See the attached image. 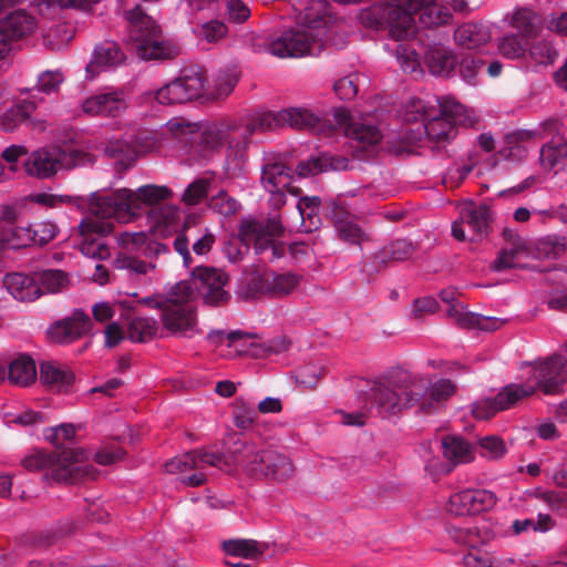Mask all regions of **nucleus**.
I'll return each instance as SVG.
<instances>
[{
	"instance_id": "34",
	"label": "nucleus",
	"mask_w": 567,
	"mask_h": 567,
	"mask_svg": "<svg viewBox=\"0 0 567 567\" xmlns=\"http://www.w3.org/2000/svg\"><path fill=\"white\" fill-rule=\"evenodd\" d=\"M8 370L10 382L19 386H28L37 379L35 362L27 354H20L13 359Z\"/></svg>"
},
{
	"instance_id": "50",
	"label": "nucleus",
	"mask_w": 567,
	"mask_h": 567,
	"mask_svg": "<svg viewBox=\"0 0 567 567\" xmlns=\"http://www.w3.org/2000/svg\"><path fill=\"white\" fill-rule=\"evenodd\" d=\"M478 454L487 461L502 460L507 453V446L503 439L497 435L482 436L476 442Z\"/></svg>"
},
{
	"instance_id": "30",
	"label": "nucleus",
	"mask_w": 567,
	"mask_h": 567,
	"mask_svg": "<svg viewBox=\"0 0 567 567\" xmlns=\"http://www.w3.org/2000/svg\"><path fill=\"white\" fill-rule=\"evenodd\" d=\"M151 227L161 235H167L179 226V209L173 205H162L147 210Z\"/></svg>"
},
{
	"instance_id": "44",
	"label": "nucleus",
	"mask_w": 567,
	"mask_h": 567,
	"mask_svg": "<svg viewBox=\"0 0 567 567\" xmlns=\"http://www.w3.org/2000/svg\"><path fill=\"white\" fill-rule=\"evenodd\" d=\"M435 109L441 117L450 120L454 125L465 124L470 121L467 109L454 97L435 99Z\"/></svg>"
},
{
	"instance_id": "4",
	"label": "nucleus",
	"mask_w": 567,
	"mask_h": 567,
	"mask_svg": "<svg viewBox=\"0 0 567 567\" xmlns=\"http://www.w3.org/2000/svg\"><path fill=\"white\" fill-rule=\"evenodd\" d=\"M172 196L171 189L158 185H144L136 190L121 188L112 196L91 195V212L103 218L115 217L126 223L138 215L144 207H159V203Z\"/></svg>"
},
{
	"instance_id": "21",
	"label": "nucleus",
	"mask_w": 567,
	"mask_h": 567,
	"mask_svg": "<svg viewBox=\"0 0 567 567\" xmlns=\"http://www.w3.org/2000/svg\"><path fill=\"white\" fill-rule=\"evenodd\" d=\"M334 133L338 131L358 142L361 148L378 144L382 134L380 130L367 122H354L351 120L350 114L344 109H337L332 112Z\"/></svg>"
},
{
	"instance_id": "35",
	"label": "nucleus",
	"mask_w": 567,
	"mask_h": 567,
	"mask_svg": "<svg viewBox=\"0 0 567 567\" xmlns=\"http://www.w3.org/2000/svg\"><path fill=\"white\" fill-rule=\"evenodd\" d=\"M456 542L464 544L471 548H476L492 540L496 533L492 530L489 524L483 522L475 527H455L453 529Z\"/></svg>"
},
{
	"instance_id": "61",
	"label": "nucleus",
	"mask_w": 567,
	"mask_h": 567,
	"mask_svg": "<svg viewBox=\"0 0 567 567\" xmlns=\"http://www.w3.org/2000/svg\"><path fill=\"white\" fill-rule=\"evenodd\" d=\"M114 267L117 269L128 270L136 275H147L156 268L153 262H146L127 254H120L114 259Z\"/></svg>"
},
{
	"instance_id": "12",
	"label": "nucleus",
	"mask_w": 567,
	"mask_h": 567,
	"mask_svg": "<svg viewBox=\"0 0 567 567\" xmlns=\"http://www.w3.org/2000/svg\"><path fill=\"white\" fill-rule=\"evenodd\" d=\"M113 219L115 217L103 218L102 216L93 215L91 212V200L89 202V216L79 225L82 236L79 249L83 256L96 260H105L111 256L110 248L103 236L113 231Z\"/></svg>"
},
{
	"instance_id": "29",
	"label": "nucleus",
	"mask_w": 567,
	"mask_h": 567,
	"mask_svg": "<svg viewBox=\"0 0 567 567\" xmlns=\"http://www.w3.org/2000/svg\"><path fill=\"white\" fill-rule=\"evenodd\" d=\"M348 166L349 161L347 157L321 154L318 157H311L299 163L296 172L299 177H308L328 171H344Z\"/></svg>"
},
{
	"instance_id": "23",
	"label": "nucleus",
	"mask_w": 567,
	"mask_h": 567,
	"mask_svg": "<svg viewBox=\"0 0 567 567\" xmlns=\"http://www.w3.org/2000/svg\"><path fill=\"white\" fill-rule=\"evenodd\" d=\"M128 107V100L123 89L92 95L83 101L82 110L91 116H121Z\"/></svg>"
},
{
	"instance_id": "51",
	"label": "nucleus",
	"mask_w": 567,
	"mask_h": 567,
	"mask_svg": "<svg viewBox=\"0 0 567 567\" xmlns=\"http://www.w3.org/2000/svg\"><path fill=\"white\" fill-rule=\"evenodd\" d=\"M28 226H9L6 229H0V248L9 246L13 249L22 248L32 245Z\"/></svg>"
},
{
	"instance_id": "19",
	"label": "nucleus",
	"mask_w": 567,
	"mask_h": 567,
	"mask_svg": "<svg viewBox=\"0 0 567 567\" xmlns=\"http://www.w3.org/2000/svg\"><path fill=\"white\" fill-rule=\"evenodd\" d=\"M192 284L194 291L198 290L206 303L219 306L228 301L230 295L225 289L228 282V276L220 269L209 267H196L193 270Z\"/></svg>"
},
{
	"instance_id": "9",
	"label": "nucleus",
	"mask_w": 567,
	"mask_h": 567,
	"mask_svg": "<svg viewBox=\"0 0 567 567\" xmlns=\"http://www.w3.org/2000/svg\"><path fill=\"white\" fill-rule=\"evenodd\" d=\"M84 155L76 150L65 151L58 146H45L32 152L23 167L28 175L50 178L62 169H70L83 163Z\"/></svg>"
},
{
	"instance_id": "13",
	"label": "nucleus",
	"mask_w": 567,
	"mask_h": 567,
	"mask_svg": "<svg viewBox=\"0 0 567 567\" xmlns=\"http://www.w3.org/2000/svg\"><path fill=\"white\" fill-rule=\"evenodd\" d=\"M412 382L416 411L426 414L436 413L457 391L455 382L446 378L426 383L422 377H415Z\"/></svg>"
},
{
	"instance_id": "49",
	"label": "nucleus",
	"mask_w": 567,
	"mask_h": 567,
	"mask_svg": "<svg viewBox=\"0 0 567 567\" xmlns=\"http://www.w3.org/2000/svg\"><path fill=\"white\" fill-rule=\"evenodd\" d=\"M270 282V271H254L245 276L240 293L244 298H256L260 295H268Z\"/></svg>"
},
{
	"instance_id": "60",
	"label": "nucleus",
	"mask_w": 567,
	"mask_h": 567,
	"mask_svg": "<svg viewBox=\"0 0 567 567\" xmlns=\"http://www.w3.org/2000/svg\"><path fill=\"white\" fill-rule=\"evenodd\" d=\"M195 32L199 39L216 43L227 37L228 27L220 20H210L198 25Z\"/></svg>"
},
{
	"instance_id": "20",
	"label": "nucleus",
	"mask_w": 567,
	"mask_h": 567,
	"mask_svg": "<svg viewBox=\"0 0 567 567\" xmlns=\"http://www.w3.org/2000/svg\"><path fill=\"white\" fill-rule=\"evenodd\" d=\"M496 501V495L491 491L467 488L450 497L446 511L455 516L474 515L491 509Z\"/></svg>"
},
{
	"instance_id": "15",
	"label": "nucleus",
	"mask_w": 567,
	"mask_h": 567,
	"mask_svg": "<svg viewBox=\"0 0 567 567\" xmlns=\"http://www.w3.org/2000/svg\"><path fill=\"white\" fill-rule=\"evenodd\" d=\"M223 455L209 451H193L171 458L165 463V471L171 474H181L190 470L196 473L185 477L183 483L187 486H199L206 482L203 470L206 466H220Z\"/></svg>"
},
{
	"instance_id": "22",
	"label": "nucleus",
	"mask_w": 567,
	"mask_h": 567,
	"mask_svg": "<svg viewBox=\"0 0 567 567\" xmlns=\"http://www.w3.org/2000/svg\"><path fill=\"white\" fill-rule=\"evenodd\" d=\"M564 367L561 357L549 358L532 367L528 380L535 384V391L539 389L545 394H556L561 391L566 380Z\"/></svg>"
},
{
	"instance_id": "57",
	"label": "nucleus",
	"mask_w": 567,
	"mask_h": 567,
	"mask_svg": "<svg viewBox=\"0 0 567 567\" xmlns=\"http://www.w3.org/2000/svg\"><path fill=\"white\" fill-rule=\"evenodd\" d=\"M336 229L340 239L352 245H361L368 240L367 233L353 220L340 219L336 221Z\"/></svg>"
},
{
	"instance_id": "14",
	"label": "nucleus",
	"mask_w": 567,
	"mask_h": 567,
	"mask_svg": "<svg viewBox=\"0 0 567 567\" xmlns=\"http://www.w3.org/2000/svg\"><path fill=\"white\" fill-rule=\"evenodd\" d=\"M491 219L487 205L465 204L460 208L458 218L452 224V235L461 241L477 240L488 234Z\"/></svg>"
},
{
	"instance_id": "33",
	"label": "nucleus",
	"mask_w": 567,
	"mask_h": 567,
	"mask_svg": "<svg viewBox=\"0 0 567 567\" xmlns=\"http://www.w3.org/2000/svg\"><path fill=\"white\" fill-rule=\"evenodd\" d=\"M436 114L435 97L410 99L401 110V116L405 122H422L424 125L431 116Z\"/></svg>"
},
{
	"instance_id": "52",
	"label": "nucleus",
	"mask_w": 567,
	"mask_h": 567,
	"mask_svg": "<svg viewBox=\"0 0 567 567\" xmlns=\"http://www.w3.org/2000/svg\"><path fill=\"white\" fill-rule=\"evenodd\" d=\"M538 23V14L526 8L516 9L509 17V25L525 37L532 35Z\"/></svg>"
},
{
	"instance_id": "18",
	"label": "nucleus",
	"mask_w": 567,
	"mask_h": 567,
	"mask_svg": "<svg viewBox=\"0 0 567 567\" xmlns=\"http://www.w3.org/2000/svg\"><path fill=\"white\" fill-rule=\"evenodd\" d=\"M205 87V80L200 73L181 76L161 89L154 97L162 105L185 103L200 96Z\"/></svg>"
},
{
	"instance_id": "27",
	"label": "nucleus",
	"mask_w": 567,
	"mask_h": 567,
	"mask_svg": "<svg viewBox=\"0 0 567 567\" xmlns=\"http://www.w3.org/2000/svg\"><path fill=\"white\" fill-rule=\"evenodd\" d=\"M7 291L19 301H34L40 297L37 271L31 275L12 272L3 278Z\"/></svg>"
},
{
	"instance_id": "28",
	"label": "nucleus",
	"mask_w": 567,
	"mask_h": 567,
	"mask_svg": "<svg viewBox=\"0 0 567 567\" xmlns=\"http://www.w3.org/2000/svg\"><path fill=\"white\" fill-rule=\"evenodd\" d=\"M37 28L35 18L24 10H16L0 21V37L11 41L31 34Z\"/></svg>"
},
{
	"instance_id": "11",
	"label": "nucleus",
	"mask_w": 567,
	"mask_h": 567,
	"mask_svg": "<svg viewBox=\"0 0 567 567\" xmlns=\"http://www.w3.org/2000/svg\"><path fill=\"white\" fill-rule=\"evenodd\" d=\"M245 471L254 477H265L277 483L290 480L295 474V466L289 457L272 451H254L247 449L241 461Z\"/></svg>"
},
{
	"instance_id": "7",
	"label": "nucleus",
	"mask_w": 567,
	"mask_h": 567,
	"mask_svg": "<svg viewBox=\"0 0 567 567\" xmlns=\"http://www.w3.org/2000/svg\"><path fill=\"white\" fill-rule=\"evenodd\" d=\"M125 19L130 28V38L141 59L163 60L176 55L177 48L164 39L161 28L140 6L127 10Z\"/></svg>"
},
{
	"instance_id": "48",
	"label": "nucleus",
	"mask_w": 567,
	"mask_h": 567,
	"mask_svg": "<svg viewBox=\"0 0 567 567\" xmlns=\"http://www.w3.org/2000/svg\"><path fill=\"white\" fill-rule=\"evenodd\" d=\"M33 111L34 104L32 102L23 101L19 103L0 116V128L4 132L14 131L30 117Z\"/></svg>"
},
{
	"instance_id": "42",
	"label": "nucleus",
	"mask_w": 567,
	"mask_h": 567,
	"mask_svg": "<svg viewBox=\"0 0 567 567\" xmlns=\"http://www.w3.org/2000/svg\"><path fill=\"white\" fill-rule=\"evenodd\" d=\"M535 392V384L527 379L525 383H511L504 386L496 395L498 409L502 411L512 408L519 400L532 395Z\"/></svg>"
},
{
	"instance_id": "45",
	"label": "nucleus",
	"mask_w": 567,
	"mask_h": 567,
	"mask_svg": "<svg viewBox=\"0 0 567 567\" xmlns=\"http://www.w3.org/2000/svg\"><path fill=\"white\" fill-rule=\"evenodd\" d=\"M157 330L155 319L136 317L127 326L126 338L133 342H147L156 336Z\"/></svg>"
},
{
	"instance_id": "31",
	"label": "nucleus",
	"mask_w": 567,
	"mask_h": 567,
	"mask_svg": "<svg viewBox=\"0 0 567 567\" xmlns=\"http://www.w3.org/2000/svg\"><path fill=\"white\" fill-rule=\"evenodd\" d=\"M491 31L482 23H465L454 32L455 42L468 50L478 49L489 42Z\"/></svg>"
},
{
	"instance_id": "8",
	"label": "nucleus",
	"mask_w": 567,
	"mask_h": 567,
	"mask_svg": "<svg viewBox=\"0 0 567 567\" xmlns=\"http://www.w3.org/2000/svg\"><path fill=\"white\" fill-rule=\"evenodd\" d=\"M281 231V226L276 219L267 224L251 217H243L239 226V238L245 245V251L254 245L255 252L262 256L264 260L272 261L285 255L286 247L275 237Z\"/></svg>"
},
{
	"instance_id": "38",
	"label": "nucleus",
	"mask_w": 567,
	"mask_h": 567,
	"mask_svg": "<svg viewBox=\"0 0 567 567\" xmlns=\"http://www.w3.org/2000/svg\"><path fill=\"white\" fill-rule=\"evenodd\" d=\"M528 56L535 65L546 68L557 61L559 49L551 40L538 39L530 43Z\"/></svg>"
},
{
	"instance_id": "46",
	"label": "nucleus",
	"mask_w": 567,
	"mask_h": 567,
	"mask_svg": "<svg viewBox=\"0 0 567 567\" xmlns=\"http://www.w3.org/2000/svg\"><path fill=\"white\" fill-rule=\"evenodd\" d=\"M425 63L432 74L449 76L454 70L455 60L450 51L434 49L426 53Z\"/></svg>"
},
{
	"instance_id": "53",
	"label": "nucleus",
	"mask_w": 567,
	"mask_h": 567,
	"mask_svg": "<svg viewBox=\"0 0 567 567\" xmlns=\"http://www.w3.org/2000/svg\"><path fill=\"white\" fill-rule=\"evenodd\" d=\"M74 37V28L68 23H59L49 28L43 41L47 47L52 50H60L65 47Z\"/></svg>"
},
{
	"instance_id": "62",
	"label": "nucleus",
	"mask_w": 567,
	"mask_h": 567,
	"mask_svg": "<svg viewBox=\"0 0 567 567\" xmlns=\"http://www.w3.org/2000/svg\"><path fill=\"white\" fill-rule=\"evenodd\" d=\"M258 411L244 399H237L234 410V423L238 429L247 430L257 421Z\"/></svg>"
},
{
	"instance_id": "5",
	"label": "nucleus",
	"mask_w": 567,
	"mask_h": 567,
	"mask_svg": "<svg viewBox=\"0 0 567 567\" xmlns=\"http://www.w3.org/2000/svg\"><path fill=\"white\" fill-rule=\"evenodd\" d=\"M89 458L90 453L82 449H65L60 453L33 450L21 464L31 472L48 471L54 481L69 482L90 475Z\"/></svg>"
},
{
	"instance_id": "63",
	"label": "nucleus",
	"mask_w": 567,
	"mask_h": 567,
	"mask_svg": "<svg viewBox=\"0 0 567 567\" xmlns=\"http://www.w3.org/2000/svg\"><path fill=\"white\" fill-rule=\"evenodd\" d=\"M75 426L71 423L60 424L44 430L43 435L47 441L56 447H63L72 442L75 436Z\"/></svg>"
},
{
	"instance_id": "54",
	"label": "nucleus",
	"mask_w": 567,
	"mask_h": 567,
	"mask_svg": "<svg viewBox=\"0 0 567 567\" xmlns=\"http://www.w3.org/2000/svg\"><path fill=\"white\" fill-rule=\"evenodd\" d=\"M567 157V143L564 141H551L540 150V165L545 169H553Z\"/></svg>"
},
{
	"instance_id": "58",
	"label": "nucleus",
	"mask_w": 567,
	"mask_h": 567,
	"mask_svg": "<svg viewBox=\"0 0 567 567\" xmlns=\"http://www.w3.org/2000/svg\"><path fill=\"white\" fill-rule=\"evenodd\" d=\"M239 80V72L237 68H230L225 71H220L214 79V91L212 94L219 99L228 96Z\"/></svg>"
},
{
	"instance_id": "32",
	"label": "nucleus",
	"mask_w": 567,
	"mask_h": 567,
	"mask_svg": "<svg viewBox=\"0 0 567 567\" xmlns=\"http://www.w3.org/2000/svg\"><path fill=\"white\" fill-rule=\"evenodd\" d=\"M529 257V247L525 240L517 238L504 247L493 262V269L502 271L505 269L523 266L522 260Z\"/></svg>"
},
{
	"instance_id": "40",
	"label": "nucleus",
	"mask_w": 567,
	"mask_h": 567,
	"mask_svg": "<svg viewBox=\"0 0 567 567\" xmlns=\"http://www.w3.org/2000/svg\"><path fill=\"white\" fill-rule=\"evenodd\" d=\"M444 456L451 462L468 463L474 460V450L470 443L457 436H446L442 441Z\"/></svg>"
},
{
	"instance_id": "47",
	"label": "nucleus",
	"mask_w": 567,
	"mask_h": 567,
	"mask_svg": "<svg viewBox=\"0 0 567 567\" xmlns=\"http://www.w3.org/2000/svg\"><path fill=\"white\" fill-rule=\"evenodd\" d=\"M228 557L255 559L262 554L259 544L252 539H229L223 543Z\"/></svg>"
},
{
	"instance_id": "64",
	"label": "nucleus",
	"mask_w": 567,
	"mask_h": 567,
	"mask_svg": "<svg viewBox=\"0 0 567 567\" xmlns=\"http://www.w3.org/2000/svg\"><path fill=\"white\" fill-rule=\"evenodd\" d=\"M209 207L223 216H231L239 210L240 204L226 192L220 190L210 198Z\"/></svg>"
},
{
	"instance_id": "55",
	"label": "nucleus",
	"mask_w": 567,
	"mask_h": 567,
	"mask_svg": "<svg viewBox=\"0 0 567 567\" xmlns=\"http://www.w3.org/2000/svg\"><path fill=\"white\" fill-rule=\"evenodd\" d=\"M453 311L457 315V321L461 324H470L483 331H495L499 329L505 320L496 317H486L477 313L458 315V311L453 308ZM450 315H452V309L450 310Z\"/></svg>"
},
{
	"instance_id": "59",
	"label": "nucleus",
	"mask_w": 567,
	"mask_h": 567,
	"mask_svg": "<svg viewBox=\"0 0 567 567\" xmlns=\"http://www.w3.org/2000/svg\"><path fill=\"white\" fill-rule=\"evenodd\" d=\"M465 567H520V563L511 557L491 559L476 553H468L463 558Z\"/></svg>"
},
{
	"instance_id": "43",
	"label": "nucleus",
	"mask_w": 567,
	"mask_h": 567,
	"mask_svg": "<svg viewBox=\"0 0 567 567\" xmlns=\"http://www.w3.org/2000/svg\"><path fill=\"white\" fill-rule=\"evenodd\" d=\"M37 277L40 286V297L44 293L61 292L70 285L69 275L59 269L37 271Z\"/></svg>"
},
{
	"instance_id": "10",
	"label": "nucleus",
	"mask_w": 567,
	"mask_h": 567,
	"mask_svg": "<svg viewBox=\"0 0 567 567\" xmlns=\"http://www.w3.org/2000/svg\"><path fill=\"white\" fill-rule=\"evenodd\" d=\"M260 174V184L269 193V205L275 209L286 204V192L293 196H299L301 193L299 188L291 186L293 179L291 169L280 155H266Z\"/></svg>"
},
{
	"instance_id": "36",
	"label": "nucleus",
	"mask_w": 567,
	"mask_h": 567,
	"mask_svg": "<svg viewBox=\"0 0 567 567\" xmlns=\"http://www.w3.org/2000/svg\"><path fill=\"white\" fill-rule=\"evenodd\" d=\"M567 250V239L557 235H548L539 238L534 244V249L529 248V256L538 259H556Z\"/></svg>"
},
{
	"instance_id": "6",
	"label": "nucleus",
	"mask_w": 567,
	"mask_h": 567,
	"mask_svg": "<svg viewBox=\"0 0 567 567\" xmlns=\"http://www.w3.org/2000/svg\"><path fill=\"white\" fill-rule=\"evenodd\" d=\"M195 299L192 282L181 281L172 287L163 307V328L176 337L193 338L200 333Z\"/></svg>"
},
{
	"instance_id": "17",
	"label": "nucleus",
	"mask_w": 567,
	"mask_h": 567,
	"mask_svg": "<svg viewBox=\"0 0 567 567\" xmlns=\"http://www.w3.org/2000/svg\"><path fill=\"white\" fill-rule=\"evenodd\" d=\"M373 401L382 414H396L403 409H416L413 382L382 383L374 389Z\"/></svg>"
},
{
	"instance_id": "25",
	"label": "nucleus",
	"mask_w": 567,
	"mask_h": 567,
	"mask_svg": "<svg viewBox=\"0 0 567 567\" xmlns=\"http://www.w3.org/2000/svg\"><path fill=\"white\" fill-rule=\"evenodd\" d=\"M91 320L82 311H76L71 318L53 323L49 330V338L58 343H69L89 332Z\"/></svg>"
},
{
	"instance_id": "26",
	"label": "nucleus",
	"mask_w": 567,
	"mask_h": 567,
	"mask_svg": "<svg viewBox=\"0 0 567 567\" xmlns=\"http://www.w3.org/2000/svg\"><path fill=\"white\" fill-rule=\"evenodd\" d=\"M40 381L53 391L69 392L74 384L75 375L65 364L45 361L40 364Z\"/></svg>"
},
{
	"instance_id": "3",
	"label": "nucleus",
	"mask_w": 567,
	"mask_h": 567,
	"mask_svg": "<svg viewBox=\"0 0 567 567\" xmlns=\"http://www.w3.org/2000/svg\"><path fill=\"white\" fill-rule=\"evenodd\" d=\"M285 126L278 112H261L247 122H223L207 128L203 142L210 148L226 146L227 158L234 162L245 156L248 140L256 132L272 131Z\"/></svg>"
},
{
	"instance_id": "39",
	"label": "nucleus",
	"mask_w": 567,
	"mask_h": 567,
	"mask_svg": "<svg viewBox=\"0 0 567 567\" xmlns=\"http://www.w3.org/2000/svg\"><path fill=\"white\" fill-rule=\"evenodd\" d=\"M104 152L112 158L120 161H132L140 153L136 141L131 134L128 137L120 138L117 136H111L104 147Z\"/></svg>"
},
{
	"instance_id": "1",
	"label": "nucleus",
	"mask_w": 567,
	"mask_h": 567,
	"mask_svg": "<svg viewBox=\"0 0 567 567\" xmlns=\"http://www.w3.org/2000/svg\"><path fill=\"white\" fill-rule=\"evenodd\" d=\"M451 9L467 10L465 0H385L375 2L368 14L375 27L384 25L392 39L403 41L412 38L417 23L424 28L446 24L452 19Z\"/></svg>"
},
{
	"instance_id": "37",
	"label": "nucleus",
	"mask_w": 567,
	"mask_h": 567,
	"mask_svg": "<svg viewBox=\"0 0 567 567\" xmlns=\"http://www.w3.org/2000/svg\"><path fill=\"white\" fill-rule=\"evenodd\" d=\"M101 0H42L38 3V12L47 19L56 18L63 9L73 8L89 11Z\"/></svg>"
},
{
	"instance_id": "56",
	"label": "nucleus",
	"mask_w": 567,
	"mask_h": 567,
	"mask_svg": "<svg viewBox=\"0 0 567 567\" xmlns=\"http://www.w3.org/2000/svg\"><path fill=\"white\" fill-rule=\"evenodd\" d=\"M300 282V277L287 272V274H275L270 272V282L268 295L272 296H285L293 291Z\"/></svg>"
},
{
	"instance_id": "24",
	"label": "nucleus",
	"mask_w": 567,
	"mask_h": 567,
	"mask_svg": "<svg viewBox=\"0 0 567 567\" xmlns=\"http://www.w3.org/2000/svg\"><path fill=\"white\" fill-rule=\"evenodd\" d=\"M124 53L117 43L105 41L95 45L91 60L85 66L86 79L94 80L102 72L112 71L123 63Z\"/></svg>"
},
{
	"instance_id": "16",
	"label": "nucleus",
	"mask_w": 567,
	"mask_h": 567,
	"mask_svg": "<svg viewBox=\"0 0 567 567\" xmlns=\"http://www.w3.org/2000/svg\"><path fill=\"white\" fill-rule=\"evenodd\" d=\"M280 118L286 126L309 130L317 134L330 135L334 133L332 114L323 115L309 106H290L280 110Z\"/></svg>"
},
{
	"instance_id": "41",
	"label": "nucleus",
	"mask_w": 567,
	"mask_h": 567,
	"mask_svg": "<svg viewBox=\"0 0 567 567\" xmlns=\"http://www.w3.org/2000/svg\"><path fill=\"white\" fill-rule=\"evenodd\" d=\"M424 133L436 143H447L456 136L457 130L454 123L436 113L424 124Z\"/></svg>"
},
{
	"instance_id": "2",
	"label": "nucleus",
	"mask_w": 567,
	"mask_h": 567,
	"mask_svg": "<svg viewBox=\"0 0 567 567\" xmlns=\"http://www.w3.org/2000/svg\"><path fill=\"white\" fill-rule=\"evenodd\" d=\"M296 28L282 32L269 45L270 54L278 58L318 55L336 23L326 0H295Z\"/></svg>"
}]
</instances>
